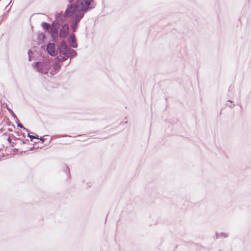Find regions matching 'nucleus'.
Returning <instances> with one entry per match:
<instances>
[{"label":"nucleus","instance_id":"obj_7","mask_svg":"<svg viewBox=\"0 0 251 251\" xmlns=\"http://www.w3.org/2000/svg\"><path fill=\"white\" fill-rule=\"evenodd\" d=\"M59 62H56L54 63L53 65V69H52L50 71V74L53 75L56 74L60 70V65L59 64Z\"/></svg>","mask_w":251,"mask_h":251},{"label":"nucleus","instance_id":"obj_13","mask_svg":"<svg viewBox=\"0 0 251 251\" xmlns=\"http://www.w3.org/2000/svg\"><path fill=\"white\" fill-rule=\"evenodd\" d=\"M18 126L20 127L21 128L24 129V130H26L27 132H28V129H27V128H26L25 127H24V126L21 124H20V123L18 124Z\"/></svg>","mask_w":251,"mask_h":251},{"label":"nucleus","instance_id":"obj_18","mask_svg":"<svg viewBox=\"0 0 251 251\" xmlns=\"http://www.w3.org/2000/svg\"><path fill=\"white\" fill-rule=\"evenodd\" d=\"M28 142V140H25V141H23V143L24 144H25V143H26V142Z\"/></svg>","mask_w":251,"mask_h":251},{"label":"nucleus","instance_id":"obj_12","mask_svg":"<svg viewBox=\"0 0 251 251\" xmlns=\"http://www.w3.org/2000/svg\"><path fill=\"white\" fill-rule=\"evenodd\" d=\"M226 104L230 108H232L234 106V104H232V102L230 100H228Z\"/></svg>","mask_w":251,"mask_h":251},{"label":"nucleus","instance_id":"obj_9","mask_svg":"<svg viewBox=\"0 0 251 251\" xmlns=\"http://www.w3.org/2000/svg\"><path fill=\"white\" fill-rule=\"evenodd\" d=\"M77 53L76 51L73 49H70V50L69 53V57H70V61L69 62V64L70 63L71 61V58L74 57H75L77 55Z\"/></svg>","mask_w":251,"mask_h":251},{"label":"nucleus","instance_id":"obj_8","mask_svg":"<svg viewBox=\"0 0 251 251\" xmlns=\"http://www.w3.org/2000/svg\"><path fill=\"white\" fill-rule=\"evenodd\" d=\"M69 41L72 44L71 45V47H72L73 48H77V45L76 43L75 36L74 34H72V35H70V37L69 38Z\"/></svg>","mask_w":251,"mask_h":251},{"label":"nucleus","instance_id":"obj_5","mask_svg":"<svg viewBox=\"0 0 251 251\" xmlns=\"http://www.w3.org/2000/svg\"><path fill=\"white\" fill-rule=\"evenodd\" d=\"M47 50L49 54L53 56L56 54L55 46L54 43H50L47 46Z\"/></svg>","mask_w":251,"mask_h":251},{"label":"nucleus","instance_id":"obj_16","mask_svg":"<svg viewBox=\"0 0 251 251\" xmlns=\"http://www.w3.org/2000/svg\"><path fill=\"white\" fill-rule=\"evenodd\" d=\"M7 110L10 112L13 115H15L13 111L12 110V109H11L10 108H7Z\"/></svg>","mask_w":251,"mask_h":251},{"label":"nucleus","instance_id":"obj_1","mask_svg":"<svg viewBox=\"0 0 251 251\" xmlns=\"http://www.w3.org/2000/svg\"><path fill=\"white\" fill-rule=\"evenodd\" d=\"M70 3L74 0H68ZM95 5L92 0H77L76 3L71 4L68 6L64 15L72 17L71 27L74 32L76 31L77 24L84 17L85 13L95 7Z\"/></svg>","mask_w":251,"mask_h":251},{"label":"nucleus","instance_id":"obj_4","mask_svg":"<svg viewBox=\"0 0 251 251\" xmlns=\"http://www.w3.org/2000/svg\"><path fill=\"white\" fill-rule=\"evenodd\" d=\"M69 32V26L68 24L63 25L60 30L59 36L60 38H65Z\"/></svg>","mask_w":251,"mask_h":251},{"label":"nucleus","instance_id":"obj_11","mask_svg":"<svg viewBox=\"0 0 251 251\" xmlns=\"http://www.w3.org/2000/svg\"><path fill=\"white\" fill-rule=\"evenodd\" d=\"M28 137L31 140H32L33 139H38V136H34L33 135H30V131L28 130Z\"/></svg>","mask_w":251,"mask_h":251},{"label":"nucleus","instance_id":"obj_6","mask_svg":"<svg viewBox=\"0 0 251 251\" xmlns=\"http://www.w3.org/2000/svg\"><path fill=\"white\" fill-rule=\"evenodd\" d=\"M58 27L53 25L52 27L50 29L51 36L53 41H55L58 38Z\"/></svg>","mask_w":251,"mask_h":251},{"label":"nucleus","instance_id":"obj_14","mask_svg":"<svg viewBox=\"0 0 251 251\" xmlns=\"http://www.w3.org/2000/svg\"><path fill=\"white\" fill-rule=\"evenodd\" d=\"M221 235L223 236L224 237H227V234L226 233H221Z\"/></svg>","mask_w":251,"mask_h":251},{"label":"nucleus","instance_id":"obj_15","mask_svg":"<svg viewBox=\"0 0 251 251\" xmlns=\"http://www.w3.org/2000/svg\"><path fill=\"white\" fill-rule=\"evenodd\" d=\"M38 139H39L42 142H44V141H45V138L44 137H41L40 138H38Z\"/></svg>","mask_w":251,"mask_h":251},{"label":"nucleus","instance_id":"obj_10","mask_svg":"<svg viewBox=\"0 0 251 251\" xmlns=\"http://www.w3.org/2000/svg\"><path fill=\"white\" fill-rule=\"evenodd\" d=\"M42 26L43 28L46 30H49L50 28V25L45 22L42 24Z\"/></svg>","mask_w":251,"mask_h":251},{"label":"nucleus","instance_id":"obj_17","mask_svg":"<svg viewBox=\"0 0 251 251\" xmlns=\"http://www.w3.org/2000/svg\"><path fill=\"white\" fill-rule=\"evenodd\" d=\"M7 141L8 142H9V143H11V142H12V140H11V139L10 137H9L8 138H7Z\"/></svg>","mask_w":251,"mask_h":251},{"label":"nucleus","instance_id":"obj_2","mask_svg":"<svg viewBox=\"0 0 251 251\" xmlns=\"http://www.w3.org/2000/svg\"><path fill=\"white\" fill-rule=\"evenodd\" d=\"M65 41H62L58 48V55L57 60L59 62H62L69 58V53L70 50Z\"/></svg>","mask_w":251,"mask_h":251},{"label":"nucleus","instance_id":"obj_19","mask_svg":"<svg viewBox=\"0 0 251 251\" xmlns=\"http://www.w3.org/2000/svg\"><path fill=\"white\" fill-rule=\"evenodd\" d=\"M41 36L43 37V38H44L45 36V34H42Z\"/></svg>","mask_w":251,"mask_h":251},{"label":"nucleus","instance_id":"obj_3","mask_svg":"<svg viewBox=\"0 0 251 251\" xmlns=\"http://www.w3.org/2000/svg\"><path fill=\"white\" fill-rule=\"evenodd\" d=\"M52 66V63L51 61H45L43 62H37L34 65L39 72L43 74H47L50 68Z\"/></svg>","mask_w":251,"mask_h":251}]
</instances>
